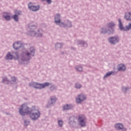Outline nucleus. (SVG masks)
<instances>
[{"label":"nucleus","instance_id":"nucleus-32","mask_svg":"<svg viewBox=\"0 0 131 131\" xmlns=\"http://www.w3.org/2000/svg\"><path fill=\"white\" fill-rule=\"evenodd\" d=\"M26 123V121H25V124Z\"/></svg>","mask_w":131,"mask_h":131},{"label":"nucleus","instance_id":"nucleus-21","mask_svg":"<svg viewBox=\"0 0 131 131\" xmlns=\"http://www.w3.org/2000/svg\"><path fill=\"white\" fill-rule=\"evenodd\" d=\"M112 73H113V72H108V73H106L105 74V75L104 76V78H106V77H107V76H110V75H111V74H112Z\"/></svg>","mask_w":131,"mask_h":131},{"label":"nucleus","instance_id":"nucleus-8","mask_svg":"<svg viewBox=\"0 0 131 131\" xmlns=\"http://www.w3.org/2000/svg\"><path fill=\"white\" fill-rule=\"evenodd\" d=\"M29 9L31 11H36L39 10V6H33L32 3H30L28 5Z\"/></svg>","mask_w":131,"mask_h":131},{"label":"nucleus","instance_id":"nucleus-2","mask_svg":"<svg viewBox=\"0 0 131 131\" xmlns=\"http://www.w3.org/2000/svg\"><path fill=\"white\" fill-rule=\"evenodd\" d=\"M78 121L81 126L83 127L86 125V124H85V123H86V118H85V116H84V115H80L79 116Z\"/></svg>","mask_w":131,"mask_h":131},{"label":"nucleus","instance_id":"nucleus-23","mask_svg":"<svg viewBox=\"0 0 131 131\" xmlns=\"http://www.w3.org/2000/svg\"><path fill=\"white\" fill-rule=\"evenodd\" d=\"M77 70L78 71H82V68L81 67L78 66L77 68Z\"/></svg>","mask_w":131,"mask_h":131},{"label":"nucleus","instance_id":"nucleus-13","mask_svg":"<svg viewBox=\"0 0 131 131\" xmlns=\"http://www.w3.org/2000/svg\"><path fill=\"white\" fill-rule=\"evenodd\" d=\"M55 22L56 24H58V23H60V14H57L55 16Z\"/></svg>","mask_w":131,"mask_h":131},{"label":"nucleus","instance_id":"nucleus-27","mask_svg":"<svg viewBox=\"0 0 131 131\" xmlns=\"http://www.w3.org/2000/svg\"><path fill=\"white\" fill-rule=\"evenodd\" d=\"M11 80H12V81L15 82V81H16V80H17V79L16 78V77H13L11 78Z\"/></svg>","mask_w":131,"mask_h":131},{"label":"nucleus","instance_id":"nucleus-11","mask_svg":"<svg viewBox=\"0 0 131 131\" xmlns=\"http://www.w3.org/2000/svg\"><path fill=\"white\" fill-rule=\"evenodd\" d=\"M30 50V53H29V52H27V56H28V57H30V56H34V48L33 47H31Z\"/></svg>","mask_w":131,"mask_h":131},{"label":"nucleus","instance_id":"nucleus-33","mask_svg":"<svg viewBox=\"0 0 131 131\" xmlns=\"http://www.w3.org/2000/svg\"><path fill=\"white\" fill-rule=\"evenodd\" d=\"M102 33H104V32H103V31H102Z\"/></svg>","mask_w":131,"mask_h":131},{"label":"nucleus","instance_id":"nucleus-26","mask_svg":"<svg viewBox=\"0 0 131 131\" xmlns=\"http://www.w3.org/2000/svg\"><path fill=\"white\" fill-rule=\"evenodd\" d=\"M55 47H58V48H61V47H62V44H61V43H57L55 45Z\"/></svg>","mask_w":131,"mask_h":131},{"label":"nucleus","instance_id":"nucleus-19","mask_svg":"<svg viewBox=\"0 0 131 131\" xmlns=\"http://www.w3.org/2000/svg\"><path fill=\"white\" fill-rule=\"evenodd\" d=\"M56 101H57V98H56V97H52L51 98V104H54V103L56 102Z\"/></svg>","mask_w":131,"mask_h":131},{"label":"nucleus","instance_id":"nucleus-18","mask_svg":"<svg viewBox=\"0 0 131 131\" xmlns=\"http://www.w3.org/2000/svg\"><path fill=\"white\" fill-rule=\"evenodd\" d=\"M7 15H4L3 17L7 20V21H9L11 20V16L9 15H8V13H6Z\"/></svg>","mask_w":131,"mask_h":131},{"label":"nucleus","instance_id":"nucleus-20","mask_svg":"<svg viewBox=\"0 0 131 131\" xmlns=\"http://www.w3.org/2000/svg\"><path fill=\"white\" fill-rule=\"evenodd\" d=\"M114 26H115V24L113 23H110L108 24L109 28H112V27H114Z\"/></svg>","mask_w":131,"mask_h":131},{"label":"nucleus","instance_id":"nucleus-31","mask_svg":"<svg viewBox=\"0 0 131 131\" xmlns=\"http://www.w3.org/2000/svg\"><path fill=\"white\" fill-rule=\"evenodd\" d=\"M50 89H51V91H53V90H54V86H51V87L50 88Z\"/></svg>","mask_w":131,"mask_h":131},{"label":"nucleus","instance_id":"nucleus-14","mask_svg":"<svg viewBox=\"0 0 131 131\" xmlns=\"http://www.w3.org/2000/svg\"><path fill=\"white\" fill-rule=\"evenodd\" d=\"M115 127L116 128H117V129H122V128H123V125L120 123H117L116 125H115Z\"/></svg>","mask_w":131,"mask_h":131},{"label":"nucleus","instance_id":"nucleus-15","mask_svg":"<svg viewBox=\"0 0 131 131\" xmlns=\"http://www.w3.org/2000/svg\"><path fill=\"white\" fill-rule=\"evenodd\" d=\"M125 66L122 64H120L119 65V68H118V71H124L125 70Z\"/></svg>","mask_w":131,"mask_h":131},{"label":"nucleus","instance_id":"nucleus-10","mask_svg":"<svg viewBox=\"0 0 131 131\" xmlns=\"http://www.w3.org/2000/svg\"><path fill=\"white\" fill-rule=\"evenodd\" d=\"M21 46L22 44H21V42H15L13 44V48L14 49V50H18V49H20V47H21Z\"/></svg>","mask_w":131,"mask_h":131},{"label":"nucleus","instance_id":"nucleus-4","mask_svg":"<svg viewBox=\"0 0 131 131\" xmlns=\"http://www.w3.org/2000/svg\"><path fill=\"white\" fill-rule=\"evenodd\" d=\"M119 29L120 30H124V31H126L127 30H129V29H131V24H129L128 26H126L125 28H123V26H122V24L121 23V20L120 19H119Z\"/></svg>","mask_w":131,"mask_h":131},{"label":"nucleus","instance_id":"nucleus-5","mask_svg":"<svg viewBox=\"0 0 131 131\" xmlns=\"http://www.w3.org/2000/svg\"><path fill=\"white\" fill-rule=\"evenodd\" d=\"M28 35H29L30 36H37L38 37H39L41 36V33H35L34 31H30L28 32L27 33Z\"/></svg>","mask_w":131,"mask_h":131},{"label":"nucleus","instance_id":"nucleus-3","mask_svg":"<svg viewBox=\"0 0 131 131\" xmlns=\"http://www.w3.org/2000/svg\"><path fill=\"white\" fill-rule=\"evenodd\" d=\"M50 85V84L49 82H46L43 84H39L38 83L33 82L32 83V86L35 89H43L46 88V86H49Z\"/></svg>","mask_w":131,"mask_h":131},{"label":"nucleus","instance_id":"nucleus-29","mask_svg":"<svg viewBox=\"0 0 131 131\" xmlns=\"http://www.w3.org/2000/svg\"><path fill=\"white\" fill-rule=\"evenodd\" d=\"M3 82H6V81L8 82L9 81L8 80V79H7V78H5L3 79Z\"/></svg>","mask_w":131,"mask_h":131},{"label":"nucleus","instance_id":"nucleus-12","mask_svg":"<svg viewBox=\"0 0 131 131\" xmlns=\"http://www.w3.org/2000/svg\"><path fill=\"white\" fill-rule=\"evenodd\" d=\"M124 17L126 20L131 21V13L130 12H126Z\"/></svg>","mask_w":131,"mask_h":131},{"label":"nucleus","instance_id":"nucleus-25","mask_svg":"<svg viewBox=\"0 0 131 131\" xmlns=\"http://www.w3.org/2000/svg\"><path fill=\"white\" fill-rule=\"evenodd\" d=\"M43 2H47V4H51V3H52V1L51 0H42Z\"/></svg>","mask_w":131,"mask_h":131},{"label":"nucleus","instance_id":"nucleus-7","mask_svg":"<svg viewBox=\"0 0 131 131\" xmlns=\"http://www.w3.org/2000/svg\"><path fill=\"white\" fill-rule=\"evenodd\" d=\"M86 98L84 95H78V98L76 99V102L78 104H79V103H81L82 101H84Z\"/></svg>","mask_w":131,"mask_h":131},{"label":"nucleus","instance_id":"nucleus-17","mask_svg":"<svg viewBox=\"0 0 131 131\" xmlns=\"http://www.w3.org/2000/svg\"><path fill=\"white\" fill-rule=\"evenodd\" d=\"M6 60H12L13 56L11 54L8 53L6 57Z\"/></svg>","mask_w":131,"mask_h":131},{"label":"nucleus","instance_id":"nucleus-6","mask_svg":"<svg viewBox=\"0 0 131 131\" xmlns=\"http://www.w3.org/2000/svg\"><path fill=\"white\" fill-rule=\"evenodd\" d=\"M118 41L119 39L117 36L112 37L108 39V41L113 45H115V43L118 42Z\"/></svg>","mask_w":131,"mask_h":131},{"label":"nucleus","instance_id":"nucleus-16","mask_svg":"<svg viewBox=\"0 0 131 131\" xmlns=\"http://www.w3.org/2000/svg\"><path fill=\"white\" fill-rule=\"evenodd\" d=\"M72 108V105L67 104L63 106V110H69Z\"/></svg>","mask_w":131,"mask_h":131},{"label":"nucleus","instance_id":"nucleus-22","mask_svg":"<svg viewBox=\"0 0 131 131\" xmlns=\"http://www.w3.org/2000/svg\"><path fill=\"white\" fill-rule=\"evenodd\" d=\"M75 88H76V89H80V88H81V85H80V84L77 83L75 85Z\"/></svg>","mask_w":131,"mask_h":131},{"label":"nucleus","instance_id":"nucleus-28","mask_svg":"<svg viewBox=\"0 0 131 131\" xmlns=\"http://www.w3.org/2000/svg\"><path fill=\"white\" fill-rule=\"evenodd\" d=\"M29 27L30 28V29H35L36 28V27L35 26H32V27H30V26H29Z\"/></svg>","mask_w":131,"mask_h":131},{"label":"nucleus","instance_id":"nucleus-24","mask_svg":"<svg viewBox=\"0 0 131 131\" xmlns=\"http://www.w3.org/2000/svg\"><path fill=\"white\" fill-rule=\"evenodd\" d=\"M58 125L62 126L63 125V121L61 120L58 121Z\"/></svg>","mask_w":131,"mask_h":131},{"label":"nucleus","instance_id":"nucleus-1","mask_svg":"<svg viewBox=\"0 0 131 131\" xmlns=\"http://www.w3.org/2000/svg\"><path fill=\"white\" fill-rule=\"evenodd\" d=\"M19 112L20 115H29L32 120H36L40 116V112L38 110L33 107L30 110L26 104H23L19 107Z\"/></svg>","mask_w":131,"mask_h":131},{"label":"nucleus","instance_id":"nucleus-9","mask_svg":"<svg viewBox=\"0 0 131 131\" xmlns=\"http://www.w3.org/2000/svg\"><path fill=\"white\" fill-rule=\"evenodd\" d=\"M15 14L13 16V18L14 20V21H16V22H18V20H19V18H18V15H20L21 14V11H15Z\"/></svg>","mask_w":131,"mask_h":131},{"label":"nucleus","instance_id":"nucleus-30","mask_svg":"<svg viewBox=\"0 0 131 131\" xmlns=\"http://www.w3.org/2000/svg\"><path fill=\"white\" fill-rule=\"evenodd\" d=\"M15 55H16V57H14V59H17L18 58V54H17V53H15Z\"/></svg>","mask_w":131,"mask_h":131}]
</instances>
